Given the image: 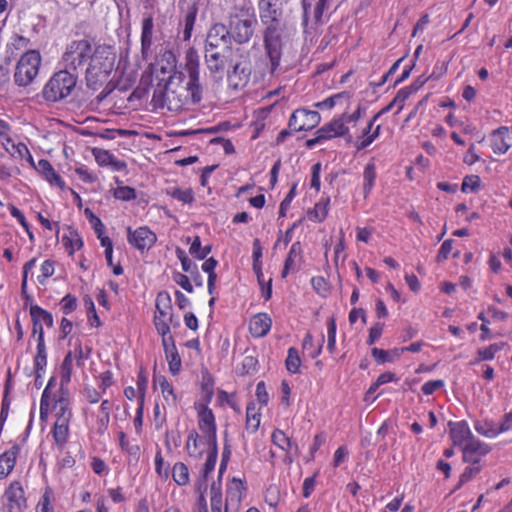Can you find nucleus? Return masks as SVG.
Instances as JSON below:
<instances>
[{"mask_svg": "<svg viewBox=\"0 0 512 512\" xmlns=\"http://www.w3.org/2000/svg\"><path fill=\"white\" fill-rule=\"evenodd\" d=\"M284 0H259L260 21L264 27L287 23L284 18Z\"/></svg>", "mask_w": 512, "mask_h": 512, "instance_id": "obj_11", "label": "nucleus"}, {"mask_svg": "<svg viewBox=\"0 0 512 512\" xmlns=\"http://www.w3.org/2000/svg\"><path fill=\"white\" fill-rule=\"evenodd\" d=\"M31 322L40 323L45 325L46 328H53L54 318L52 312L42 308L39 304L30 309Z\"/></svg>", "mask_w": 512, "mask_h": 512, "instance_id": "obj_43", "label": "nucleus"}, {"mask_svg": "<svg viewBox=\"0 0 512 512\" xmlns=\"http://www.w3.org/2000/svg\"><path fill=\"white\" fill-rule=\"evenodd\" d=\"M251 77V65L248 60H242L233 65L232 70L227 72V81L229 87L235 91H240L246 87Z\"/></svg>", "mask_w": 512, "mask_h": 512, "instance_id": "obj_18", "label": "nucleus"}, {"mask_svg": "<svg viewBox=\"0 0 512 512\" xmlns=\"http://www.w3.org/2000/svg\"><path fill=\"white\" fill-rule=\"evenodd\" d=\"M504 345L505 343L503 342L493 343L486 346V348L478 349L477 358L474 363L482 362V360H492L496 356V353L503 350Z\"/></svg>", "mask_w": 512, "mask_h": 512, "instance_id": "obj_53", "label": "nucleus"}, {"mask_svg": "<svg viewBox=\"0 0 512 512\" xmlns=\"http://www.w3.org/2000/svg\"><path fill=\"white\" fill-rule=\"evenodd\" d=\"M302 247L300 241H295L291 244L288 255L285 258L282 277L285 278L289 275L290 270H293L296 264L297 259L301 258Z\"/></svg>", "mask_w": 512, "mask_h": 512, "instance_id": "obj_41", "label": "nucleus"}, {"mask_svg": "<svg viewBox=\"0 0 512 512\" xmlns=\"http://www.w3.org/2000/svg\"><path fill=\"white\" fill-rule=\"evenodd\" d=\"M149 379L144 368L138 370L136 385L138 392V401L145 403L146 392L148 389Z\"/></svg>", "mask_w": 512, "mask_h": 512, "instance_id": "obj_56", "label": "nucleus"}, {"mask_svg": "<svg viewBox=\"0 0 512 512\" xmlns=\"http://www.w3.org/2000/svg\"><path fill=\"white\" fill-rule=\"evenodd\" d=\"M73 363L74 359L72 358V354H69V352H67L63 358V362L60 365L59 387H67L68 384H70L73 375Z\"/></svg>", "mask_w": 512, "mask_h": 512, "instance_id": "obj_47", "label": "nucleus"}, {"mask_svg": "<svg viewBox=\"0 0 512 512\" xmlns=\"http://www.w3.org/2000/svg\"><path fill=\"white\" fill-rule=\"evenodd\" d=\"M449 438L453 446L460 447L461 451L474 437L473 432L470 430L466 420H459L458 422H449Z\"/></svg>", "mask_w": 512, "mask_h": 512, "instance_id": "obj_20", "label": "nucleus"}, {"mask_svg": "<svg viewBox=\"0 0 512 512\" xmlns=\"http://www.w3.org/2000/svg\"><path fill=\"white\" fill-rule=\"evenodd\" d=\"M247 489L246 481L240 478H232L226 486V509L227 506L238 507Z\"/></svg>", "mask_w": 512, "mask_h": 512, "instance_id": "obj_26", "label": "nucleus"}, {"mask_svg": "<svg viewBox=\"0 0 512 512\" xmlns=\"http://www.w3.org/2000/svg\"><path fill=\"white\" fill-rule=\"evenodd\" d=\"M510 131L507 126H500L491 132V147L495 154L503 155L510 149Z\"/></svg>", "mask_w": 512, "mask_h": 512, "instance_id": "obj_27", "label": "nucleus"}, {"mask_svg": "<svg viewBox=\"0 0 512 512\" xmlns=\"http://www.w3.org/2000/svg\"><path fill=\"white\" fill-rule=\"evenodd\" d=\"M182 10V19L180 21V25H184V29L182 31V39L184 41H189L192 35V31L194 29V25L197 19L198 6L196 2L188 3L185 9Z\"/></svg>", "mask_w": 512, "mask_h": 512, "instance_id": "obj_29", "label": "nucleus"}, {"mask_svg": "<svg viewBox=\"0 0 512 512\" xmlns=\"http://www.w3.org/2000/svg\"><path fill=\"white\" fill-rule=\"evenodd\" d=\"M164 354L168 362V371L171 375L177 376L180 373L182 361L175 344V341L163 346Z\"/></svg>", "mask_w": 512, "mask_h": 512, "instance_id": "obj_32", "label": "nucleus"}, {"mask_svg": "<svg viewBox=\"0 0 512 512\" xmlns=\"http://www.w3.org/2000/svg\"><path fill=\"white\" fill-rule=\"evenodd\" d=\"M155 472L158 477L167 480L169 477V465L165 464V460L163 458V452L161 449L156 450L155 453Z\"/></svg>", "mask_w": 512, "mask_h": 512, "instance_id": "obj_59", "label": "nucleus"}, {"mask_svg": "<svg viewBox=\"0 0 512 512\" xmlns=\"http://www.w3.org/2000/svg\"><path fill=\"white\" fill-rule=\"evenodd\" d=\"M112 406L113 404L110 399H103L98 407L95 429L99 435L105 434L109 429Z\"/></svg>", "mask_w": 512, "mask_h": 512, "instance_id": "obj_30", "label": "nucleus"}, {"mask_svg": "<svg viewBox=\"0 0 512 512\" xmlns=\"http://www.w3.org/2000/svg\"><path fill=\"white\" fill-rule=\"evenodd\" d=\"M161 390L162 397L168 406L177 407L179 398L174 390L173 384L165 376H160L156 379Z\"/></svg>", "mask_w": 512, "mask_h": 512, "instance_id": "obj_38", "label": "nucleus"}, {"mask_svg": "<svg viewBox=\"0 0 512 512\" xmlns=\"http://www.w3.org/2000/svg\"><path fill=\"white\" fill-rule=\"evenodd\" d=\"M157 241V234L148 226L135 229L127 227V242L140 253L150 250Z\"/></svg>", "mask_w": 512, "mask_h": 512, "instance_id": "obj_13", "label": "nucleus"}, {"mask_svg": "<svg viewBox=\"0 0 512 512\" xmlns=\"http://www.w3.org/2000/svg\"><path fill=\"white\" fill-rule=\"evenodd\" d=\"M324 337L321 339V343L315 345L313 342V337L309 332L305 335L303 339V349L308 351V355L311 358H316L322 352Z\"/></svg>", "mask_w": 512, "mask_h": 512, "instance_id": "obj_58", "label": "nucleus"}, {"mask_svg": "<svg viewBox=\"0 0 512 512\" xmlns=\"http://www.w3.org/2000/svg\"><path fill=\"white\" fill-rule=\"evenodd\" d=\"M328 0H316L315 5L312 8L311 4H307L305 0H303V21L307 24L310 14L316 24L320 23L323 13L325 11Z\"/></svg>", "mask_w": 512, "mask_h": 512, "instance_id": "obj_39", "label": "nucleus"}, {"mask_svg": "<svg viewBox=\"0 0 512 512\" xmlns=\"http://www.w3.org/2000/svg\"><path fill=\"white\" fill-rule=\"evenodd\" d=\"M171 476L178 486H186L190 482L189 467L183 462H176L171 468Z\"/></svg>", "mask_w": 512, "mask_h": 512, "instance_id": "obj_44", "label": "nucleus"}, {"mask_svg": "<svg viewBox=\"0 0 512 512\" xmlns=\"http://www.w3.org/2000/svg\"><path fill=\"white\" fill-rule=\"evenodd\" d=\"M216 441L217 440L209 438L207 434H200L197 430H191L187 435L185 450L189 457L201 459Z\"/></svg>", "mask_w": 512, "mask_h": 512, "instance_id": "obj_14", "label": "nucleus"}, {"mask_svg": "<svg viewBox=\"0 0 512 512\" xmlns=\"http://www.w3.org/2000/svg\"><path fill=\"white\" fill-rule=\"evenodd\" d=\"M34 169L41 174L44 179L49 182L51 186H56L61 190L66 189L64 179L58 172L55 171L53 165L47 159H40L37 164L34 161V165H31Z\"/></svg>", "mask_w": 512, "mask_h": 512, "instance_id": "obj_23", "label": "nucleus"}, {"mask_svg": "<svg viewBox=\"0 0 512 512\" xmlns=\"http://www.w3.org/2000/svg\"><path fill=\"white\" fill-rule=\"evenodd\" d=\"M371 355L375 359L377 365H383L385 363L397 362L403 355V350L400 348H393L384 350L380 348H372Z\"/></svg>", "mask_w": 512, "mask_h": 512, "instance_id": "obj_36", "label": "nucleus"}, {"mask_svg": "<svg viewBox=\"0 0 512 512\" xmlns=\"http://www.w3.org/2000/svg\"><path fill=\"white\" fill-rule=\"evenodd\" d=\"M200 65L195 47L190 46L186 50L184 63L179 65L174 51H162L154 63H150L151 76L156 80L154 103L168 111L180 112L188 103L201 101Z\"/></svg>", "mask_w": 512, "mask_h": 512, "instance_id": "obj_1", "label": "nucleus"}, {"mask_svg": "<svg viewBox=\"0 0 512 512\" xmlns=\"http://www.w3.org/2000/svg\"><path fill=\"white\" fill-rule=\"evenodd\" d=\"M230 30L226 27L225 24L215 23L208 30L205 50L206 52H210L211 50H215V48L220 47V45L229 44L230 40Z\"/></svg>", "mask_w": 512, "mask_h": 512, "instance_id": "obj_21", "label": "nucleus"}, {"mask_svg": "<svg viewBox=\"0 0 512 512\" xmlns=\"http://www.w3.org/2000/svg\"><path fill=\"white\" fill-rule=\"evenodd\" d=\"M54 445L58 451H63L68 444L71 435V423L54 420L51 430Z\"/></svg>", "mask_w": 512, "mask_h": 512, "instance_id": "obj_28", "label": "nucleus"}, {"mask_svg": "<svg viewBox=\"0 0 512 512\" xmlns=\"http://www.w3.org/2000/svg\"><path fill=\"white\" fill-rule=\"evenodd\" d=\"M481 188V178L479 175L471 174L463 177L461 191L462 193H474Z\"/></svg>", "mask_w": 512, "mask_h": 512, "instance_id": "obj_55", "label": "nucleus"}, {"mask_svg": "<svg viewBox=\"0 0 512 512\" xmlns=\"http://www.w3.org/2000/svg\"><path fill=\"white\" fill-rule=\"evenodd\" d=\"M54 378H50L40 397V419H46L52 412L55 420H63L71 423L73 416L71 398L68 388H59L51 394L50 387Z\"/></svg>", "mask_w": 512, "mask_h": 512, "instance_id": "obj_4", "label": "nucleus"}, {"mask_svg": "<svg viewBox=\"0 0 512 512\" xmlns=\"http://www.w3.org/2000/svg\"><path fill=\"white\" fill-rule=\"evenodd\" d=\"M491 451L492 447L489 444L474 436L462 451V462L481 464L482 458Z\"/></svg>", "mask_w": 512, "mask_h": 512, "instance_id": "obj_19", "label": "nucleus"}, {"mask_svg": "<svg viewBox=\"0 0 512 512\" xmlns=\"http://www.w3.org/2000/svg\"><path fill=\"white\" fill-rule=\"evenodd\" d=\"M78 77L64 67L54 72L41 90V97L46 102H59L70 97L76 89Z\"/></svg>", "mask_w": 512, "mask_h": 512, "instance_id": "obj_5", "label": "nucleus"}, {"mask_svg": "<svg viewBox=\"0 0 512 512\" xmlns=\"http://www.w3.org/2000/svg\"><path fill=\"white\" fill-rule=\"evenodd\" d=\"M207 69L214 80H222L227 69V56L221 52L211 50L205 55Z\"/></svg>", "mask_w": 512, "mask_h": 512, "instance_id": "obj_22", "label": "nucleus"}, {"mask_svg": "<svg viewBox=\"0 0 512 512\" xmlns=\"http://www.w3.org/2000/svg\"><path fill=\"white\" fill-rule=\"evenodd\" d=\"M62 243L70 256L74 255L75 251H78L83 247L82 237L76 229L71 227L68 230V234H65L62 237Z\"/></svg>", "mask_w": 512, "mask_h": 512, "instance_id": "obj_40", "label": "nucleus"}, {"mask_svg": "<svg viewBox=\"0 0 512 512\" xmlns=\"http://www.w3.org/2000/svg\"><path fill=\"white\" fill-rule=\"evenodd\" d=\"M7 512H24L27 507L24 487L18 480L12 481L4 493Z\"/></svg>", "mask_w": 512, "mask_h": 512, "instance_id": "obj_17", "label": "nucleus"}, {"mask_svg": "<svg viewBox=\"0 0 512 512\" xmlns=\"http://www.w3.org/2000/svg\"><path fill=\"white\" fill-rule=\"evenodd\" d=\"M468 465L462 471L459 477L458 487L463 486L466 482L474 479L481 473L483 465L477 463H467Z\"/></svg>", "mask_w": 512, "mask_h": 512, "instance_id": "obj_54", "label": "nucleus"}, {"mask_svg": "<svg viewBox=\"0 0 512 512\" xmlns=\"http://www.w3.org/2000/svg\"><path fill=\"white\" fill-rule=\"evenodd\" d=\"M33 362L35 380H38L47 367V345H36Z\"/></svg>", "mask_w": 512, "mask_h": 512, "instance_id": "obj_42", "label": "nucleus"}, {"mask_svg": "<svg viewBox=\"0 0 512 512\" xmlns=\"http://www.w3.org/2000/svg\"><path fill=\"white\" fill-rule=\"evenodd\" d=\"M172 321V315L169 316L168 320H153L157 334L162 338V346L175 341L174 336L171 333L170 323Z\"/></svg>", "mask_w": 512, "mask_h": 512, "instance_id": "obj_49", "label": "nucleus"}, {"mask_svg": "<svg viewBox=\"0 0 512 512\" xmlns=\"http://www.w3.org/2000/svg\"><path fill=\"white\" fill-rule=\"evenodd\" d=\"M117 436L122 452L127 454V464H138L140 458L139 445L130 443L127 434L123 431H119Z\"/></svg>", "mask_w": 512, "mask_h": 512, "instance_id": "obj_31", "label": "nucleus"}, {"mask_svg": "<svg viewBox=\"0 0 512 512\" xmlns=\"http://www.w3.org/2000/svg\"><path fill=\"white\" fill-rule=\"evenodd\" d=\"M0 144L14 159L26 160L29 165H34V158L29 152L28 146L13 138V128L4 119H0Z\"/></svg>", "mask_w": 512, "mask_h": 512, "instance_id": "obj_9", "label": "nucleus"}, {"mask_svg": "<svg viewBox=\"0 0 512 512\" xmlns=\"http://www.w3.org/2000/svg\"><path fill=\"white\" fill-rule=\"evenodd\" d=\"M55 273V261L49 258L40 264V273L37 276V281L44 285L47 283L48 278L52 277Z\"/></svg>", "mask_w": 512, "mask_h": 512, "instance_id": "obj_57", "label": "nucleus"}, {"mask_svg": "<svg viewBox=\"0 0 512 512\" xmlns=\"http://www.w3.org/2000/svg\"><path fill=\"white\" fill-rule=\"evenodd\" d=\"M201 390L203 396L202 403L209 404L212 398L214 397L215 393V382L209 372H205L202 375Z\"/></svg>", "mask_w": 512, "mask_h": 512, "instance_id": "obj_51", "label": "nucleus"}, {"mask_svg": "<svg viewBox=\"0 0 512 512\" xmlns=\"http://www.w3.org/2000/svg\"><path fill=\"white\" fill-rule=\"evenodd\" d=\"M330 199H320L315 203L314 207L308 210V219L314 222H322L329 213Z\"/></svg>", "mask_w": 512, "mask_h": 512, "instance_id": "obj_45", "label": "nucleus"}, {"mask_svg": "<svg viewBox=\"0 0 512 512\" xmlns=\"http://www.w3.org/2000/svg\"><path fill=\"white\" fill-rule=\"evenodd\" d=\"M75 174L79 179L86 183H93L98 180V176L92 172L86 165H78L75 167Z\"/></svg>", "mask_w": 512, "mask_h": 512, "instance_id": "obj_64", "label": "nucleus"}, {"mask_svg": "<svg viewBox=\"0 0 512 512\" xmlns=\"http://www.w3.org/2000/svg\"><path fill=\"white\" fill-rule=\"evenodd\" d=\"M68 352L72 354V358L75 360L76 365L81 367L84 365L85 359L89 357L90 349H87V353L84 354L82 341L77 340L74 343V349Z\"/></svg>", "mask_w": 512, "mask_h": 512, "instance_id": "obj_62", "label": "nucleus"}, {"mask_svg": "<svg viewBox=\"0 0 512 512\" xmlns=\"http://www.w3.org/2000/svg\"><path fill=\"white\" fill-rule=\"evenodd\" d=\"M196 418L198 429L212 438L217 440V425L214 412L209 408L207 403H195Z\"/></svg>", "mask_w": 512, "mask_h": 512, "instance_id": "obj_16", "label": "nucleus"}, {"mask_svg": "<svg viewBox=\"0 0 512 512\" xmlns=\"http://www.w3.org/2000/svg\"><path fill=\"white\" fill-rule=\"evenodd\" d=\"M20 445L14 443L10 449L0 453V480L7 479L17 464L20 453Z\"/></svg>", "mask_w": 512, "mask_h": 512, "instance_id": "obj_25", "label": "nucleus"}, {"mask_svg": "<svg viewBox=\"0 0 512 512\" xmlns=\"http://www.w3.org/2000/svg\"><path fill=\"white\" fill-rule=\"evenodd\" d=\"M362 115V108L358 106L352 113H341L337 117L331 119L321 127V131L324 135V141L344 138L350 142L353 139V135L350 133L349 125L355 126L357 121L360 120Z\"/></svg>", "mask_w": 512, "mask_h": 512, "instance_id": "obj_7", "label": "nucleus"}, {"mask_svg": "<svg viewBox=\"0 0 512 512\" xmlns=\"http://www.w3.org/2000/svg\"><path fill=\"white\" fill-rule=\"evenodd\" d=\"M321 115L307 108H297L289 117L288 126L292 132L311 131L318 126Z\"/></svg>", "mask_w": 512, "mask_h": 512, "instance_id": "obj_12", "label": "nucleus"}, {"mask_svg": "<svg viewBox=\"0 0 512 512\" xmlns=\"http://www.w3.org/2000/svg\"><path fill=\"white\" fill-rule=\"evenodd\" d=\"M474 429L486 438H495L500 434L499 425L494 424L492 420L476 422L474 424Z\"/></svg>", "mask_w": 512, "mask_h": 512, "instance_id": "obj_50", "label": "nucleus"}, {"mask_svg": "<svg viewBox=\"0 0 512 512\" xmlns=\"http://www.w3.org/2000/svg\"><path fill=\"white\" fill-rule=\"evenodd\" d=\"M327 336V348L330 352H333L337 343V322L334 317H330L327 321Z\"/></svg>", "mask_w": 512, "mask_h": 512, "instance_id": "obj_61", "label": "nucleus"}, {"mask_svg": "<svg viewBox=\"0 0 512 512\" xmlns=\"http://www.w3.org/2000/svg\"><path fill=\"white\" fill-rule=\"evenodd\" d=\"M272 442L274 445L278 446L284 452H290L293 450H297V445L293 443L290 437L287 434L279 429H276L272 433Z\"/></svg>", "mask_w": 512, "mask_h": 512, "instance_id": "obj_48", "label": "nucleus"}, {"mask_svg": "<svg viewBox=\"0 0 512 512\" xmlns=\"http://www.w3.org/2000/svg\"><path fill=\"white\" fill-rule=\"evenodd\" d=\"M232 455V443L231 440L227 437V433L224 435V441H223V450L221 453V459H220V473H223L227 469V465L231 459Z\"/></svg>", "mask_w": 512, "mask_h": 512, "instance_id": "obj_60", "label": "nucleus"}, {"mask_svg": "<svg viewBox=\"0 0 512 512\" xmlns=\"http://www.w3.org/2000/svg\"><path fill=\"white\" fill-rule=\"evenodd\" d=\"M41 66V53L29 50L20 57L14 72V80L18 86H28L39 73Z\"/></svg>", "mask_w": 512, "mask_h": 512, "instance_id": "obj_8", "label": "nucleus"}, {"mask_svg": "<svg viewBox=\"0 0 512 512\" xmlns=\"http://www.w3.org/2000/svg\"><path fill=\"white\" fill-rule=\"evenodd\" d=\"M257 19L254 11L242 10L240 15L231 19L230 37L238 44H245L251 39L255 32Z\"/></svg>", "mask_w": 512, "mask_h": 512, "instance_id": "obj_10", "label": "nucleus"}, {"mask_svg": "<svg viewBox=\"0 0 512 512\" xmlns=\"http://www.w3.org/2000/svg\"><path fill=\"white\" fill-rule=\"evenodd\" d=\"M261 425V408L255 402L246 406L245 429L248 433H255Z\"/></svg>", "mask_w": 512, "mask_h": 512, "instance_id": "obj_35", "label": "nucleus"}, {"mask_svg": "<svg viewBox=\"0 0 512 512\" xmlns=\"http://www.w3.org/2000/svg\"><path fill=\"white\" fill-rule=\"evenodd\" d=\"M285 367L290 373L301 372V357L295 346H291L288 349L287 357L285 359Z\"/></svg>", "mask_w": 512, "mask_h": 512, "instance_id": "obj_52", "label": "nucleus"}, {"mask_svg": "<svg viewBox=\"0 0 512 512\" xmlns=\"http://www.w3.org/2000/svg\"><path fill=\"white\" fill-rule=\"evenodd\" d=\"M78 305L77 297L72 294H66L60 301V307L64 315H70L75 311Z\"/></svg>", "mask_w": 512, "mask_h": 512, "instance_id": "obj_63", "label": "nucleus"}, {"mask_svg": "<svg viewBox=\"0 0 512 512\" xmlns=\"http://www.w3.org/2000/svg\"><path fill=\"white\" fill-rule=\"evenodd\" d=\"M218 440L215 442V444L209 448V450L205 453L206 459L204 461V464L201 468V475L203 478H208L210 473L213 472L215 465L217 463L218 459Z\"/></svg>", "mask_w": 512, "mask_h": 512, "instance_id": "obj_46", "label": "nucleus"}, {"mask_svg": "<svg viewBox=\"0 0 512 512\" xmlns=\"http://www.w3.org/2000/svg\"><path fill=\"white\" fill-rule=\"evenodd\" d=\"M117 54L113 46L92 44L85 71L86 85L93 89L103 86L115 67Z\"/></svg>", "mask_w": 512, "mask_h": 512, "instance_id": "obj_2", "label": "nucleus"}, {"mask_svg": "<svg viewBox=\"0 0 512 512\" xmlns=\"http://www.w3.org/2000/svg\"><path fill=\"white\" fill-rule=\"evenodd\" d=\"M380 133L381 125H376L375 127H373V125L369 121L355 142L356 149L358 151H361V149H365L371 146L372 142L378 139Z\"/></svg>", "mask_w": 512, "mask_h": 512, "instance_id": "obj_34", "label": "nucleus"}, {"mask_svg": "<svg viewBox=\"0 0 512 512\" xmlns=\"http://www.w3.org/2000/svg\"><path fill=\"white\" fill-rule=\"evenodd\" d=\"M293 30L288 23L266 26L263 34V46L268 59L267 68L271 75L280 70V63L285 45L290 40Z\"/></svg>", "mask_w": 512, "mask_h": 512, "instance_id": "obj_3", "label": "nucleus"}, {"mask_svg": "<svg viewBox=\"0 0 512 512\" xmlns=\"http://www.w3.org/2000/svg\"><path fill=\"white\" fill-rule=\"evenodd\" d=\"M273 325L272 317L267 312H258L248 322V331L254 338L266 336Z\"/></svg>", "mask_w": 512, "mask_h": 512, "instance_id": "obj_24", "label": "nucleus"}, {"mask_svg": "<svg viewBox=\"0 0 512 512\" xmlns=\"http://www.w3.org/2000/svg\"><path fill=\"white\" fill-rule=\"evenodd\" d=\"M93 43L90 39L71 40L62 54V63L70 72L86 71L88 58L92 53Z\"/></svg>", "mask_w": 512, "mask_h": 512, "instance_id": "obj_6", "label": "nucleus"}, {"mask_svg": "<svg viewBox=\"0 0 512 512\" xmlns=\"http://www.w3.org/2000/svg\"><path fill=\"white\" fill-rule=\"evenodd\" d=\"M154 18L146 15L141 21L140 53L144 61H149L154 53Z\"/></svg>", "mask_w": 512, "mask_h": 512, "instance_id": "obj_15", "label": "nucleus"}, {"mask_svg": "<svg viewBox=\"0 0 512 512\" xmlns=\"http://www.w3.org/2000/svg\"><path fill=\"white\" fill-rule=\"evenodd\" d=\"M377 181V166L374 159H371L364 166L363 170V194L368 199Z\"/></svg>", "mask_w": 512, "mask_h": 512, "instance_id": "obj_33", "label": "nucleus"}, {"mask_svg": "<svg viewBox=\"0 0 512 512\" xmlns=\"http://www.w3.org/2000/svg\"><path fill=\"white\" fill-rule=\"evenodd\" d=\"M172 310V301L167 291H160L156 295V311L153 319H169Z\"/></svg>", "mask_w": 512, "mask_h": 512, "instance_id": "obj_37", "label": "nucleus"}]
</instances>
